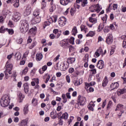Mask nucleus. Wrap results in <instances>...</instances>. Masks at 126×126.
<instances>
[{
  "label": "nucleus",
  "instance_id": "0eeeda50",
  "mask_svg": "<svg viewBox=\"0 0 126 126\" xmlns=\"http://www.w3.org/2000/svg\"><path fill=\"white\" fill-rule=\"evenodd\" d=\"M116 112L117 111H120L121 114H118L119 117H122V114H124V105L122 104H118L116 106V108L115 109Z\"/></svg>",
  "mask_w": 126,
  "mask_h": 126
},
{
  "label": "nucleus",
  "instance_id": "7ed1b4c3",
  "mask_svg": "<svg viewBox=\"0 0 126 126\" xmlns=\"http://www.w3.org/2000/svg\"><path fill=\"white\" fill-rule=\"evenodd\" d=\"M87 102V100H86V97L79 95L78 96L77 103H76L75 105L76 106L77 105L78 107H79V106L83 107V106H84V105H86Z\"/></svg>",
  "mask_w": 126,
  "mask_h": 126
},
{
  "label": "nucleus",
  "instance_id": "37998d69",
  "mask_svg": "<svg viewBox=\"0 0 126 126\" xmlns=\"http://www.w3.org/2000/svg\"><path fill=\"white\" fill-rule=\"evenodd\" d=\"M69 43L72 45H74V37H71L69 39Z\"/></svg>",
  "mask_w": 126,
  "mask_h": 126
},
{
  "label": "nucleus",
  "instance_id": "1a4fd4ad",
  "mask_svg": "<svg viewBox=\"0 0 126 126\" xmlns=\"http://www.w3.org/2000/svg\"><path fill=\"white\" fill-rule=\"evenodd\" d=\"M13 17L14 21H15V22H17V21H19V20H20V18H21V14L17 12L14 13Z\"/></svg>",
  "mask_w": 126,
  "mask_h": 126
},
{
  "label": "nucleus",
  "instance_id": "bf43d9fd",
  "mask_svg": "<svg viewBox=\"0 0 126 126\" xmlns=\"http://www.w3.org/2000/svg\"><path fill=\"white\" fill-rule=\"evenodd\" d=\"M14 56V54L13 53H12L7 56V59L8 60H11V59Z\"/></svg>",
  "mask_w": 126,
  "mask_h": 126
},
{
  "label": "nucleus",
  "instance_id": "a19ab883",
  "mask_svg": "<svg viewBox=\"0 0 126 126\" xmlns=\"http://www.w3.org/2000/svg\"><path fill=\"white\" fill-rule=\"evenodd\" d=\"M103 28H104V26H102L101 24H100L98 27L97 32H101V31L103 30Z\"/></svg>",
  "mask_w": 126,
  "mask_h": 126
},
{
  "label": "nucleus",
  "instance_id": "dca6fc26",
  "mask_svg": "<svg viewBox=\"0 0 126 126\" xmlns=\"http://www.w3.org/2000/svg\"><path fill=\"white\" fill-rule=\"evenodd\" d=\"M53 33L54 34H55L57 38H59L60 36H61V34H62V31H59L58 29H54L53 30Z\"/></svg>",
  "mask_w": 126,
  "mask_h": 126
},
{
  "label": "nucleus",
  "instance_id": "e2e57ef3",
  "mask_svg": "<svg viewBox=\"0 0 126 126\" xmlns=\"http://www.w3.org/2000/svg\"><path fill=\"white\" fill-rule=\"evenodd\" d=\"M63 35L64 36H67V35H69V31H65L63 32Z\"/></svg>",
  "mask_w": 126,
  "mask_h": 126
},
{
  "label": "nucleus",
  "instance_id": "393cba45",
  "mask_svg": "<svg viewBox=\"0 0 126 126\" xmlns=\"http://www.w3.org/2000/svg\"><path fill=\"white\" fill-rule=\"evenodd\" d=\"M36 32H37V28L36 27H33L30 30V33L31 34H33L35 35V34H36Z\"/></svg>",
  "mask_w": 126,
  "mask_h": 126
},
{
  "label": "nucleus",
  "instance_id": "4468645a",
  "mask_svg": "<svg viewBox=\"0 0 126 126\" xmlns=\"http://www.w3.org/2000/svg\"><path fill=\"white\" fill-rule=\"evenodd\" d=\"M17 96L19 99V102L22 103L23 99H24V95L20 93V92H18Z\"/></svg>",
  "mask_w": 126,
  "mask_h": 126
},
{
  "label": "nucleus",
  "instance_id": "4c0bfd02",
  "mask_svg": "<svg viewBox=\"0 0 126 126\" xmlns=\"http://www.w3.org/2000/svg\"><path fill=\"white\" fill-rule=\"evenodd\" d=\"M88 3V2L87 1V0H83L82 1L81 5L83 7H84Z\"/></svg>",
  "mask_w": 126,
  "mask_h": 126
},
{
  "label": "nucleus",
  "instance_id": "774afa93",
  "mask_svg": "<svg viewBox=\"0 0 126 126\" xmlns=\"http://www.w3.org/2000/svg\"><path fill=\"white\" fill-rule=\"evenodd\" d=\"M74 72V68L71 67L69 69V73H72Z\"/></svg>",
  "mask_w": 126,
  "mask_h": 126
},
{
  "label": "nucleus",
  "instance_id": "20e7f679",
  "mask_svg": "<svg viewBox=\"0 0 126 126\" xmlns=\"http://www.w3.org/2000/svg\"><path fill=\"white\" fill-rule=\"evenodd\" d=\"M6 70L4 71L5 77L6 79H8L9 77V76H8L9 74H11V70H12V68L13 66H12V64L8 63V62H7L6 65Z\"/></svg>",
  "mask_w": 126,
  "mask_h": 126
},
{
  "label": "nucleus",
  "instance_id": "4be33fe9",
  "mask_svg": "<svg viewBox=\"0 0 126 126\" xmlns=\"http://www.w3.org/2000/svg\"><path fill=\"white\" fill-rule=\"evenodd\" d=\"M89 20L90 22L91 23H93V24H95V23H97V18H93L92 17H90L89 18Z\"/></svg>",
  "mask_w": 126,
  "mask_h": 126
},
{
  "label": "nucleus",
  "instance_id": "9b49d317",
  "mask_svg": "<svg viewBox=\"0 0 126 126\" xmlns=\"http://www.w3.org/2000/svg\"><path fill=\"white\" fill-rule=\"evenodd\" d=\"M96 66L99 69H103L104 67H105V64L104 63V61L103 60H99L96 65Z\"/></svg>",
  "mask_w": 126,
  "mask_h": 126
},
{
  "label": "nucleus",
  "instance_id": "2eb2a0df",
  "mask_svg": "<svg viewBox=\"0 0 126 126\" xmlns=\"http://www.w3.org/2000/svg\"><path fill=\"white\" fill-rule=\"evenodd\" d=\"M119 86H120L119 83L115 82V83H112L110 85V88H112L111 90H115V89H117V88H118Z\"/></svg>",
  "mask_w": 126,
  "mask_h": 126
},
{
  "label": "nucleus",
  "instance_id": "13d9d810",
  "mask_svg": "<svg viewBox=\"0 0 126 126\" xmlns=\"http://www.w3.org/2000/svg\"><path fill=\"white\" fill-rule=\"evenodd\" d=\"M107 104V99H105L104 100V101L102 102V108L104 109L105 108V106H106Z\"/></svg>",
  "mask_w": 126,
  "mask_h": 126
},
{
  "label": "nucleus",
  "instance_id": "de8ad7c7",
  "mask_svg": "<svg viewBox=\"0 0 126 126\" xmlns=\"http://www.w3.org/2000/svg\"><path fill=\"white\" fill-rule=\"evenodd\" d=\"M69 65V63L66 62L65 63H63V67L65 68V69H67L68 67V66Z\"/></svg>",
  "mask_w": 126,
  "mask_h": 126
},
{
  "label": "nucleus",
  "instance_id": "6e6d98bb",
  "mask_svg": "<svg viewBox=\"0 0 126 126\" xmlns=\"http://www.w3.org/2000/svg\"><path fill=\"white\" fill-rule=\"evenodd\" d=\"M4 31H5L4 27L1 26V28H0V33H4Z\"/></svg>",
  "mask_w": 126,
  "mask_h": 126
},
{
  "label": "nucleus",
  "instance_id": "bb28decb",
  "mask_svg": "<svg viewBox=\"0 0 126 126\" xmlns=\"http://www.w3.org/2000/svg\"><path fill=\"white\" fill-rule=\"evenodd\" d=\"M74 62H75V58H69L67 59L66 63H73Z\"/></svg>",
  "mask_w": 126,
  "mask_h": 126
},
{
  "label": "nucleus",
  "instance_id": "864d4df0",
  "mask_svg": "<svg viewBox=\"0 0 126 126\" xmlns=\"http://www.w3.org/2000/svg\"><path fill=\"white\" fill-rule=\"evenodd\" d=\"M74 85L75 86H79L80 85V81L79 80H76Z\"/></svg>",
  "mask_w": 126,
  "mask_h": 126
},
{
  "label": "nucleus",
  "instance_id": "c85d7f7f",
  "mask_svg": "<svg viewBox=\"0 0 126 126\" xmlns=\"http://www.w3.org/2000/svg\"><path fill=\"white\" fill-rule=\"evenodd\" d=\"M95 34H96L95 32L90 31L89 32L86 34V37H93V36H95Z\"/></svg>",
  "mask_w": 126,
  "mask_h": 126
},
{
  "label": "nucleus",
  "instance_id": "a211bd4d",
  "mask_svg": "<svg viewBox=\"0 0 126 126\" xmlns=\"http://www.w3.org/2000/svg\"><path fill=\"white\" fill-rule=\"evenodd\" d=\"M117 93L118 96H121L122 94H125V93H126V89L125 88L118 89L117 91Z\"/></svg>",
  "mask_w": 126,
  "mask_h": 126
},
{
  "label": "nucleus",
  "instance_id": "2f4dec72",
  "mask_svg": "<svg viewBox=\"0 0 126 126\" xmlns=\"http://www.w3.org/2000/svg\"><path fill=\"white\" fill-rule=\"evenodd\" d=\"M15 58L17 61H19L21 59V54L20 53H16L15 54Z\"/></svg>",
  "mask_w": 126,
  "mask_h": 126
},
{
  "label": "nucleus",
  "instance_id": "8fccbe9b",
  "mask_svg": "<svg viewBox=\"0 0 126 126\" xmlns=\"http://www.w3.org/2000/svg\"><path fill=\"white\" fill-rule=\"evenodd\" d=\"M37 44V42L36 41H33L32 43V45L30 46V49H33L34 48V46H35Z\"/></svg>",
  "mask_w": 126,
  "mask_h": 126
},
{
  "label": "nucleus",
  "instance_id": "f704fd0d",
  "mask_svg": "<svg viewBox=\"0 0 126 126\" xmlns=\"http://www.w3.org/2000/svg\"><path fill=\"white\" fill-rule=\"evenodd\" d=\"M80 28H81V31H85V32L86 33H87V32H88V29H87V28H86V27L83 26H80Z\"/></svg>",
  "mask_w": 126,
  "mask_h": 126
},
{
  "label": "nucleus",
  "instance_id": "603ef678",
  "mask_svg": "<svg viewBox=\"0 0 126 126\" xmlns=\"http://www.w3.org/2000/svg\"><path fill=\"white\" fill-rule=\"evenodd\" d=\"M112 10V4L109 5V7L106 9V12H110Z\"/></svg>",
  "mask_w": 126,
  "mask_h": 126
},
{
  "label": "nucleus",
  "instance_id": "9d476101",
  "mask_svg": "<svg viewBox=\"0 0 126 126\" xmlns=\"http://www.w3.org/2000/svg\"><path fill=\"white\" fill-rule=\"evenodd\" d=\"M106 43H107L108 45H111V44L113 43V36L111 35V34H108L107 35L106 40Z\"/></svg>",
  "mask_w": 126,
  "mask_h": 126
},
{
  "label": "nucleus",
  "instance_id": "6e6552de",
  "mask_svg": "<svg viewBox=\"0 0 126 126\" xmlns=\"http://www.w3.org/2000/svg\"><path fill=\"white\" fill-rule=\"evenodd\" d=\"M58 23L60 26L63 27V26H64L65 24H66V18L64 17H61L59 19Z\"/></svg>",
  "mask_w": 126,
  "mask_h": 126
},
{
  "label": "nucleus",
  "instance_id": "423d86ee",
  "mask_svg": "<svg viewBox=\"0 0 126 126\" xmlns=\"http://www.w3.org/2000/svg\"><path fill=\"white\" fill-rule=\"evenodd\" d=\"M60 46L63 48V49H68L69 43L66 39H64L60 42Z\"/></svg>",
  "mask_w": 126,
  "mask_h": 126
},
{
  "label": "nucleus",
  "instance_id": "5701e85b",
  "mask_svg": "<svg viewBox=\"0 0 126 126\" xmlns=\"http://www.w3.org/2000/svg\"><path fill=\"white\" fill-rule=\"evenodd\" d=\"M59 119H63V120L66 121V120L68 119V113L67 112L64 113Z\"/></svg>",
  "mask_w": 126,
  "mask_h": 126
},
{
  "label": "nucleus",
  "instance_id": "f257e3e1",
  "mask_svg": "<svg viewBox=\"0 0 126 126\" xmlns=\"http://www.w3.org/2000/svg\"><path fill=\"white\" fill-rule=\"evenodd\" d=\"M10 103V96L9 95L5 94L2 96L0 100L1 107H7Z\"/></svg>",
  "mask_w": 126,
  "mask_h": 126
},
{
  "label": "nucleus",
  "instance_id": "473e14b6",
  "mask_svg": "<svg viewBox=\"0 0 126 126\" xmlns=\"http://www.w3.org/2000/svg\"><path fill=\"white\" fill-rule=\"evenodd\" d=\"M33 15L34 16V17H39V15H40V10H35L34 12H33Z\"/></svg>",
  "mask_w": 126,
  "mask_h": 126
},
{
  "label": "nucleus",
  "instance_id": "a878e982",
  "mask_svg": "<svg viewBox=\"0 0 126 126\" xmlns=\"http://www.w3.org/2000/svg\"><path fill=\"white\" fill-rule=\"evenodd\" d=\"M24 91L25 93L27 94V93H28L29 91V86H28V84H27V83H25L24 84Z\"/></svg>",
  "mask_w": 126,
  "mask_h": 126
},
{
  "label": "nucleus",
  "instance_id": "aec40b11",
  "mask_svg": "<svg viewBox=\"0 0 126 126\" xmlns=\"http://www.w3.org/2000/svg\"><path fill=\"white\" fill-rule=\"evenodd\" d=\"M27 120H22L21 122H20L19 123V126H28V125H27Z\"/></svg>",
  "mask_w": 126,
  "mask_h": 126
},
{
  "label": "nucleus",
  "instance_id": "052dcab7",
  "mask_svg": "<svg viewBox=\"0 0 126 126\" xmlns=\"http://www.w3.org/2000/svg\"><path fill=\"white\" fill-rule=\"evenodd\" d=\"M67 99H70L71 96L70 95V93H67L65 94Z\"/></svg>",
  "mask_w": 126,
  "mask_h": 126
},
{
  "label": "nucleus",
  "instance_id": "f03ea898",
  "mask_svg": "<svg viewBox=\"0 0 126 126\" xmlns=\"http://www.w3.org/2000/svg\"><path fill=\"white\" fill-rule=\"evenodd\" d=\"M21 33H26L29 30V24L26 20L21 21V27L20 28Z\"/></svg>",
  "mask_w": 126,
  "mask_h": 126
},
{
  "label": "nucleus",
  "instance_id": "f3484780",
  "mask_svg": "<svg viewBox=\"0 0 126 126\" xmlns=\"http://www.w3.org/2000/svg\"><path fill=\"white\" fill-rule=\"evenodd\" d=\"M30 13H31V8L27 7L24 13V15L25 16H28V15H30Z\"/></svg>",
  "mask_w": 126,
  "mask_h": 126
},
{
  "label": "nucleus",
  "instance_id": "69168bd1",
  "mask_svg": "<svg viewBox=\"0 0 126 126\" xmlns=\"http://www.w3.org/2000/svg\"><path fill=\"white\" fill-rule=\"evenodd\" d=\"M118 8V4H113V10H116Z\"/></svg>",
  "mask_w": 126,
  "mask_h": 126
},
{
  "label": "nucleus",
  "instance_id": "49530a36",
  "mask_svg": "<svg viewBox=\"0 0 126 126\" xmlns=\"http://www.w3.org/2000/svg\"><path fill=\"white\" fill-rule=\"evenodd\" d=\"M76 11V10L75 8H74V10H73V9L71 8L70 10V11L71 15H72V16L74 15V13H75Z\"/></svg>",
  "mask_w": 126,
  "mask_h": 126
},
{
  "label": "nucleus",
  "instance_id": "39448f33",
  "mask_svg": "<svg viewBox=\"0 0 126 126\" xmlns=\"http://www.w3.org/2000/svg\"><path fill=\"white\" fill-rule=\"evenodd\" d=\"M101 9H102V6L99 5V4L92 5L89 8V10L91 12H97V13H99L101 11Z\"/></svg>",
  "mask_w": 126,
  "mask_h": 126
},
{
  "label": "nucleus",
  "instance_id": "5fc2aeb1",
  "mask_svg": "<svg viewBox=\"0 0 126 126\" xmlns=\"http://www.w3.org/2000/svg\"><path fill=\"white\" fill-rule=\"evenodd\" d=\"M50 116L53 119H56L57 118V116L55 115V112H51Z\"/></svg>",
  "mask_w": 126,
  "mask_h": 126
},
{
  "label": "nucleus",
  "instance_id": "0e129e2a",
  "mask_svg": "<svg viewBox=\"0 0 126 126\" xmlns=\"http://www.w3.org/2000/svg\"><path fill=\"white\" fill-rule=\"evenodd\" d=\"M48 68V66L47 65H44L42 67V70L43 71H46V69Z\"/></svg>",
  "mask_w": 126,
  "mask_h": 126
},
{
  "label": "nucleus",
  "instance_id": "a18cd8bd",
  "mask_svg": "<svg viewBox=\"0 0 126 126\" xmlns=\"http://www.w3.org/2000/svg\"><path fill=\"white\" fill-rule=\"evenodd\" d=\"M112 104H113V102H112L111 100H110L107 105V110H109V109H111V106H112Z\"/></svg>",
  "mask_w": 126,
  "mask_h": 126
},
{
  "label": "nucleus",
  "instance_id": "3c124183",
  "mask_svg": "<svg viewBox=\"0 0 126 126\" xmlns=\"http://www.w3.org/2000/svg\"><path fill=\"white\" fill-rule=\"evenodd\" d=\"M85 88L86 90H88V88H89V87H90V86H91L90 85V84L88 83H85Z\"/></svg>",
  "mask_w": 126,
  "mask_h": 126
},
{
  "label": "nucleus",
  "instance_id": "680f3d73",
  "mask_svg": "<svg viewBox=\"0 0 126 126\" xmlns=\"http://www.w3.org/2000/svg\"><path fill=\"white\" fill-rule=\"evenodd\" d=\"M66 80L68 83H70V77L68 75L66 76Z\"/></svg>",
  "mask_w": 126,
  "mask_h": 126
},
{
  "label": "nucleus",
  "instance_id": "338daca9",
  "mask_svg": "<svg viewBox=\"0 0 126 126\" xmlns=\"http://www.w3.org/2000/svg\"><path fill=\"white\" fill-rule=\"evenodd\" d=\"M97 52L99 54H103V51L102 50V48L99 47L98 49L96 50Z\"/></svg>",
  "mask_w": 126,
  "mask_h": 126
},
{
  "label": "nucleus",
  "instance_id": "cd10ccee",
  "mask_svg": "<svg viewBox=\"0 0 126 126\" xmlns=\"http://www.w3.org/2000/svg\"><path fill=\"white\" fill-rule=\"evenodd\" d=\"M106 78L107 77H105V79L102 81V86L103 87H106V86H107V85L108 84V83L109 82V81Z\"/></svg>",
  "mask_w": 126,
  "mask_h": 126
},
{
  "label": "nucleus",
  "instance_id": "c756f323",
  "mask_svg": "<svg viewBox=\"0 0 126 126\" xmlns=\"http://www.w3.org/2000/svg\"><path fill=\"white\" fill-rule=\"evenodd\" d=\"M71 33L72 35H73L74 36H75L76 34H77V28L76 27H74L73 28Z\"/></svg>",
  "mask_w": 126,
  "mask_h": 126
},
{
  "label": "nucleus",
  "instance_id": "ea45409f",
  "mask_svg": "<svg viewBox=\"0 0 126 126\" xmlns=\"http://www.w3.org/2000/svg\"><path fill=\"white\" fill-rule=\"evenodd\" d=\"M107 18L108 16L107 15V14H105V16L101 18V19L103 21V23H106Z\"/></svg>",
  "mask_w": 126,
  "mask_h": 126
},
{
  "label": "nucleus",
  "instance_id": "c03bdc74",
  "mask_svg": "<svg viewBox=\"0 0 126 126\" xmlns=\"http://www.w3.org/2000/svg\"><path fill=\"white\" fill-rule=\"evenodd\" d=\"M41 4L42 5V7H41V8L46 7V6L47 5L46 3V0H42V1L41 2Z\"/></svg>",
  "mask_w": 126,
  "mask_h": 126
},
{
  "label": "nucleus",
  "instance_id": "e433bc0d",
  "mask_svg": "<svg viewBox=\"0 0 126 126\" xmlns=\"http://www.w3.org/2000/svg\"><path fill=\"white\" fill-rule=\"evenodd\" d=\"M103 32L105 33H108V32H110V27H109V26L105 27L103 29Z\"/></svg>",
  "mask_w": 126,
  "mask_h": 126
},
{
  "label": "nucleus",
  "instance_id": "58836bf2",
  "mask_svg": "<svg viewBox=\"0 0 126 126\" xmlns=\"http://www.w3.org/2000/svg\"><path fill=\"white\" fill-rule=\"evenodd\" d=\"M69 52L70 53H71V52H73L75 50V48L74 47H73V46H71V45H69Z\"/></svg>",
  "mask_w": 126,
  "mask_h": 126
},
{
  "label": "nucleus",
  "instance_id": "7c9ffc66",
  "mask_svg": "<svg viewBox=\"0 0 126 126\" xmlns=\"http://www.w3.org/2000/svg\"><path fill=\"white\" fill-rule=\"evenodd\" d=\"M28 105H26L24 108V114L25 115H27L28 114V112H29V109H28Z\"/></svg>",
  "mask_w": 126,
  "mask_h": 126
},
{
  "label": "nucleus",
  "instance_id": "4d7b16f0",
  "mask_svg": "<svg viewBox=\"0 0 126 126\" xmlns=\"http://www.w3.org/2000/svg\"><path fill=\"white\" fill-rule=\"evenodd\" d=\"M28 72V67H26L23 71V74H26Z\"/></svg>",
  "mask_w": 126,
  "mask_h": 126
},
{
  "label": "nucleus",
  "instance_id": "72a5a7b5",
  "mask_svg": "<svg viewBox=\"0 0 126 126\" xmlns=\"http://www.w3.org/2000/svg\"><path fill=\"white\" fill-rule=\"evenodd\" d=\"M5 31H7L9 35H13V34L14 33V31L12 29H5Z\"/></svg>",
  "mask_w": 126,
  "mask_h": 126
},
{
  "label": "nucleus",
  "instance_id": "09e8293b",
  "mask_svg": "<svg viewBox=\"0 0 126 126\" xmlns=\"http://www.w3.org/2000/svg\"><path fill=\"white\" fill-rule=\"evenodd\" d=\"M32 104L33 106H36L37 105V100L35 98H33L32 101Z\"/></svg>",
  "mask_w": 126,
  "mask_h": 126
},
{
  "label": "nucleus",
  "instance_id": "b1692460",
  "mask_svg": "<svg viewBox=\"0 0 126 126\" xmlns=\"http://www.w3.org/2000/svg\"><path fill=\"white\" fill-rule=\"evenodd\" d=\"M57 20H58V16L57 15H54L50 18L51 23H53V22L56 23V22H57Z\"/></svg>",
  "mask_w": 126,
  "mask_h": 126
},
{
  "label": "nucleus",
  "instance_id": "c9c22d12",
  "mask_svg": "<svg viewBox=\"0 0 126 126\" xmlns=\"http://www.w3.org/2000/svg\"><path fill=\"white\" fill-rule=\"evenodd\" d=\"M62 99H63V103H65L67 102V98L65 96V94H63L62 95Z\"/></svg>",
  "mask_w": 126,
  "mask_h": 126
},
{
  "label": "nucleus",
  "instance_id": "412c9836",
  "mask_svg": "<svg viewBox=\"0 0 126 126\" xmlns=\"http://www.w3.org/2000/svg\"><path fill=\"white\" fill-rule=\"evenodd\" d=\"M43 59V55L41 53L37 54L36 55V60L37 62H40Z\"/></svg>",
  "mask_w": 126,
  "mask_h": 126
},
{
  "label": "nucleus",
  "instance_id": "6ab92c4d",
  "mask_svg": "<svg viewBox=\"0 0 126 126\" xmlns=\"http://www.w3.org/2000/svg\"><path fill=\"white\" fill-rule=\"evenodd\" d=\"M70 2V0H60V3L62 5H67Z\"/></svg>",
  "mask_w": 126,
  "mask_h": 126
},
{
  "label": "nucleus",
  "instance_id": "79ce46f5",
  "mask_svg": "<svg viewBox=\"0 0 126 126\" xmlns=\"http://www.w3.org/2000/svg\"><path fill=\"white\" fill-rule=\"evenodd\" d=\"M13 6L14 7H19V0H17V1L15 2Z\"/></svg>",
  "mask_w": 126,
  "mask_h": 126
},
{
  "label": "nucleus",
  "instance_id": "f8f14e48",
  "mask_svg": "<svg viewBox=\"0 0 126 126\" xmlns=\"http://www.w3.org/2000/svg\"><path fill=\"white\" fill-rule=\"evenodd\" d=\"M41 22V16L40 17H34L32 20V24H37V23H40Z\"/></svg>",
  "mask_w": 126,
  "mask_h": 126
},
{
  "label": "nucleus",
  "instance_id": "ddd939ff",
  "mask_svg": "<svg viewBox=\"0 0 126 126\" xmlns=\"http://www.w3.org/2000/svg\"><path fill=\"white\" fill-rule=\"evenodd\" d=\"M94 107H95V104H94V102H93V101H91L88 105L89 110L93 112V111H94Z\"/></svg>",
  "mask_w": 126,
  "mask_h": 126
}]
</instances>
